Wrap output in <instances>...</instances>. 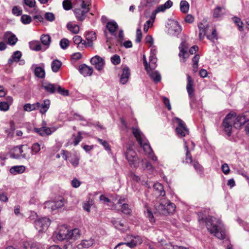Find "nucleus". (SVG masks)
I'll return each instance as SVG.
<instances>
[{"label": "nucleus", "mask_w": 249, "mask_h": 249, "mask_svg": "<svg viewBox=\"0 0 249 249\" xmlns=\"http://www.w3.org/2000/svg\"><path fill=\"white\" fill-rule=\"evenodd\" d=\"M199 222L205 223L208 231L218 239L225 238V228L219 219H199Z\"/></svg>", "instance_id": "obj_1"}, {"label": "nucleus", "mask_w": 249, "mask_h": 249, "mask_svg": "<svg viewBox=\"0 0 249 249\" xmlns=\"http://www.w3.org/2000/svg\"><path fill=\"white\" fill-rule=\"evenodd\" d=\"M188 49V45L185 42H182L179 47V53L178 56L183 62H185L189 57V54L187 52Z\"/></svg>", "instance_id": "obj_12"}, {"label": "nucleus", "mask_w": 249, "mask_h": 249, "mask_svg": "<svg viewBox=\"0 0 249 249\" xmlns=\"http://www.w3.org/2000/svg\"><path fill=\"white\" fill-rule=\"evenodd\" d=\"M3 39L7 41L8 44L11 45H15L18 41V38L11 32H6L3 35Z\"/></svg>", "instance_id": "obj_18"}, {"label": "nucleus", "mask_w": 249, "mask_h": 249, "mask_svg": "<svg viewBox=\"0 0 249 249\" xmlns=\"http://www.w3.org/2000/svg\"><path fill=\"white\" fill-rule=\"evenodd\" d=\"M233 21L237 25L239 30L242 31L243 29V23L241 21V19L237 18L234 17L233 18Z\"/></svg>", "instance_id": "obj_55"}, {"label": "nucleus", "mask_w": 249, "mask_h": 249, "mask_svg": "<svg viewBox=\"0 0 249 249\" xmlns=\"http://www.w3.org/2000/svg\"><path fill=\"white\" fill-rule=\"evenodd\" d=\"M189 4L186 0H181L180 3V9L182 13L186 14L189 10Z\"/></svg>", "instance_id": "obj_41"}, {"label": "nucleus", "mask_w": 249, "mask_h": 249, "mask_svg": "<svg viewBox=\"0 0 249 249\" xmlns=\"http://www.w3.org/2000/svg\"><path fill=\"white\" fill-rule=\"evenodd\" d=\"M5 100L6 101L0 102V110L1 111H7L9 109L10 106L13 103V99L11 96L6 97Z\"/></svg>", "instance_id": "obj_20"}, {"label": "nucleus", "mask_w": 249, "mask_h": 249, "mask_svg": "<svg viewBox=\"0 0 249 249\" xmlns=\"http://www.w3.org/2000/svg\"><path fill=\"white\" fill-rule=\"evenodd\" d=\"M50 223V219H36L34 222L35 226L39 232L47 230Z\"/></svg>", "instance_id": "obj_11"}, {"label": "nucleus", "mask_w": 249, "mask_h": 249, "mask_svg": "<svg viewBox=\"0 0 249 249\" xmlns=\"http://www.w3.org/2000/svg\"><path fill=\"white\" fill-rule=\"evenodd\" d=\"M176 211L175 205L172 203H169L164 210V214L168 213L169 214H173Z\"/></svg>", "instance_id": "obj_40"}, {"label": "nucleus", "mask_w": 249, "mask_h": 249, "mask_svg": "<svg viewBox=\"0 0 249 249\" xmlns=\"http://www.w3.org/2000/svg\"><path fill=\"white\" fill-rule=\"evenodd\" d=\"M70 230L65 225H61L59 227L58 231L54 234V238L59 241L70 240Z\"/></svg>", "instance_id": "obj_6"}, {"label": "nucleus", "mask_w": 249, "mask_h": 249, "mask_svg": "<svg viewBox=\"0 0 249 249\" xmlns=\"http://www.w3.org/2000/svg\"><path fill=\"white\" fill-rule=\"evenodd\" d=\"M46 123H44L41 127L35 128V131L39 135L44 137L51 135L56 130V128L55 127H49L46 126Z\"/></svg>", "instance_id": "obj_10"}, {"label": "nucleus", "mask_w": 249, "mask_h": 249, "mask_svg": "<svg viewBox=\"0 0 249 249\" xmlns=\"http://www.w3.org/2000/svg\"><path fill=\"white\" fill-rule=\"evenodd\" d=\"M70 157V162L72 164L73 166L76 167L79 164V159L77 156L75 155H71Z\"/></svg>", "instance_id": "obj_49"}, {"label": "nucleus", "mask_w": 249, "mask_h": 249, "mask_svg": "<svg viewBox=\"0 0 249 249\" xmlns=\"http://www.w3.org/2000/svg\"><path fill=\"white\" fill-rule=\"evenodd\" d=\"M90 62L97 70L100 71L103 70L105 64L104 59L98 55L92 57L90 59Z\"/></svg>", "instance_id": "obj_16"}, {"label": "nucleus", "mask_w": 249, "mask_h": 249, "mask_svg": "<svg viewBox=\"0 0 249 249\" xmlns=\"http://www.w3.org/2000/svg\"><path fill=\"white\" fill-rule=\"evenodd\" d=\"M78 70L84 76H90L93 73V69L84 64L80 65Z\"/></svg>", "instance_id": "obj_19"}, {"label": "nucleus", "mask_w": 249, "mask_h": 249, "mask_svg": "<svg viewBox=\"0 0 249 249\" xmlns=\"http://www.w3.org/2000/svg\"><path fill=\"white\" fill-rule=\"evenodd\" d=\"M155 16L153 15L151 16V19L147 20L144 25L143 31L145 33H147L149 28H151L153 26Z\"/></svg>", "instance_id": "obj_42"}, {"label": "nucleus", "mask_w": 249, "mask_h": 249, "mask_svg": "<svg viewBox=\"0 0 249 249\" xmlns=\"http://www.w3.org/2000/svg\"><path fill=\"white\" fill-rule=\"evenodd\" d=\"M26 168L23 165L14 166L10 169V172L14 175L22 174L25 171Z\"/></svg>", "instance_id": "obj_27"}, {"label": "nucleus", "mask_w": 249, "mask_h": 249, "mask_svg": "<svg viewBox=\"0 0 249 249\" xmlns=\"http://www.w3.org/2000/svg\"><path fill=\"white\" fill-rule=\"evenodd\" d=\"M40 150V145L37 142L35 143L32 146V151L35 154H36Z\"/></svg>", "instance_id": "obj_62"}, {"label": "nucleus", "mask_w": 249, "mask_h": 249, "mask_svg": "<svg viewBox=\"0 0 249 249\" xmlns=\"http://www.w3.org/2000/svg\"><path fill=\"white\" fill-rule=\"evenodd\" d=\"M194 17L190 14L187 15L184 18L185 22L187 23H192L194 22Z\"/></svg>", "instance_id": "obj_64"}, {"label": "nucleus", "mask_w": 249, "mask_h": 249, "mask_svg": "<svg viewBox=\"0 0 249 249\" xmlns=\"http://www.w3.org/2000/svg\"><path fill=\"white\" fill-rule=\"evenodd\" d=\"M66 200L62 196L56 197L54 201H48L44 203L45 209H50L51 212H53L64 206Z\"/></svg>", "instance_id": "obj_3"}, {"label": "nucleus", "mask_w": 249, "mask_h": 249, "mask_svg": "<svg viewBox=\"0 0 249 249\" xmlns=\"http://www.w3.org/2000/svg\"><path fill=\"white\" fill-rule=\"evenodd\" d=\"M145 43L148 48L151 47L153 44V38L151 36L147 35L144 39Z\"/></svg>", "instance_id": "obj_53"}, {"label": "nucleus", "mask_w": 249, "mask_h": 249, "mask_svg": "<svg viewBox=\"0 0 249 249\" xmlns=\"http://www.w3.org/2000/svg\"><path fill=\"white\" fill-rule=\"evenodd\" d=\"M129 75V69L127 67H124L123 69V72L120 78L121 83L123 84H125L128 81Z\"/></svg>", "instance_id": "obj_26"}, {"label": "nucleus", "mask_w": 249, "mask_h": 249, "mask_svg": "<svg viewBox=\"0 0 249 249\" xmlns=\"http://www.w3.org/2000/svg\"><path fill=\"white\" fill-rule=\"evenodd\" d=\"M0 201L3 202H7L8 201L7 193L0 191Z\"/></svg>", "instance_id": "obj_59"}, {"label": "nucleus", "mask_w": 249, "mask_h": 249, "mask_svg": "<svg viewBox=\"0 0 249 249\" xmlns=\"http://www.w3.org/2000/svg\"><path fill=\"white\" fill-rule=\"evenodd\" d=\"M199 28V38L200 40H202L205 36H207L208 33L207 31V28L202 23H199L198 24Z\"/></svg>", "instance_id": "obj_30"}, {"label": "nucleus", "mask_w": 249, "mask_h": 249, "mask_svg": "<svg viewBox=\"0 0 249 249\" xmlns=\"http://www.w3.org/2000/svg\"><path fill=\"white\" fill-rule=\"evenodd\" d=\"M125 156L130 165L137 166L139 159L136 152L131 147L127 148L125 152Z\"/></svg>", "instance_id": "obj_7"}, {"label": "nucleus", "mask_w": 249, "mask_h": 249, "mask_svg": "<svg viewBox=\"0 0 249 249\" xmlns=\"http://www.w3.org/2000/svg\"><path fill=\"white\" fill-rule=\"evenodd\" d=\"M153 188L157 192V194L159 195L163 196L165 195L163 186L159 182L155 183L153 186Z\"/></svg>", "instance_id": "obj_36"}, {"label": "nucleus", "mask_w": 249, "mask_h": 249, "mask_svg": "<svg viewBox=\"0 0 249 249\" xmlns=\"http://www.w3.org/2000/svg\"><path fill=\"white\" fill-rule=\"evenodd\" d=\"M20 145L15 146L10 150V153L13 158H18L20 157Z\"/></svg>", "instance_id": "obj_39"}, {"label": "nucleus", "mask_w": 249, "mask_h": 249, "mask_svg": "<svg viewBox=\"0 0 249 249\" xmlns=\"http://www.w3.org/2000/svg\"><path fill=\"white\" fill-rule=\"evenodd\" d=\"M112 223L117 230L124 231L128 229V226L125 219H114Z\"/></svg>", "instance_id": "obj_14"}, {"label": "nucleus", "mask_w": 249, "mask_h": 249, "mask_svg": "<svg viewBox=\"0 0 249 249\" xmlns=\"http://www.w3.org/2000/svg\"><path fill=\"white\" fill-rule=\"evenodd\" d=\"M67 29L73 34H78L80 32V27L78 25L72 22H69L67 24Z\"/></svg>", "instance_id": "obj_25"}, {"label": "nucleus", "mask_w": 249, "mask_h": 249, "mask_svg": "<svg viewBox=\"0 0 249 249\" xmlns=\"http://www.w3.org/2000/svg\"><path fill=\"white\" fill-rule=\"evenodd\" d=\"M24 248L25 249H39L36 244L34 243H25Z\"/></svg>", "instance_id": "obj_56"}, {"label": "nucleus", "mask_w": 249, "mask_h": 249, "mask_svg": "<svg viewBox=\"0 0 249 249\" xmlns=\"http://www.w3.org/2000/svg\"><path fill=\"white\" fill-rule=\"evenodd\" d=\"M57 85L51 84L50 83H43L42 87L45 90L50 93H53L56 91Z\"/></svg>", "instance_id": "obj_28"}, {"label": "nucleus", "mask_w": 249, "mask_h": 249, "mask_svg": "<svg viewBox=\"0 0 249 249\" xmlns=\"http://www.w3.org/2000/svg\"><path fill=\"white\" fill-rule=\"evenodd\" d=\"M91 7V0H79L76 4L74 5L72 11L77 20L83 21Z\"/></svg>", "instance_id": "obj_2"}, {"label": "nucleus", "mask_w": 249, "mask_h": 249, "mask_svg": "<svg viewBox=\"0 0 249 249\" xmlns=\"http://www.w3.org/2000/svg\"><path fill=\"white\" fill-rule=\"evenodd\" d=\"M207 37L208 39L212 40L213 41H214V40L215 39L216 40L217 39V34H216V32L215 29H212V34L209 35L208 34Z\"/></svg>", "instance_id": "obj_60"}, {"label": "nucleus", "mask_w": 249, "mask_h": 249, "mask_svg": "<svg viewBox=\"0 0 249 249\" xmlns=\"http://www.w3.org/2000/svg\"><path fill=\"white\" fill-rule=\"evenodd\" d=\"M35 75L39 78H44L45 76V71L43 67H36L34 71Z\"/></svg>", "instance_id": "obj_31"}, {"label": "nucleus", "mask_w": 249, "mask_h": 249, "mask_svg": "<svg viewBox=\"0 0 249 249\" xmlns=\"http://www.w3.org/2000/svg\"><path fill=\"white\" fill-rule=\"evenodd\" d=\"M178 126L176 127V132L179 137H183L189 134V130L186 127L185 123L180 119L176 118L174 119Z\"/></svg>", "instance_id": "obj_9"}, {"label": "nucleus", "mask_w": 249, "mask_h": 249, "mask_svg": "<svg viewBox=\"0 0 249 249\" xmlns=\"http://www.w3.org/2000/svg\"><path fill=\"white\" fill-rule=\"evenodd\" d=\"M63 7L65 10H69L71 8L73 9V7L72 6L71 1L70 0H64L63 1Z\"/></svg>", "instance_id": "obj_54"}, {"label": "nucleus", "mask_w": 249, "mask_h": 249, "mask_svg": "<svg viewBox=\"0 0 249 249\" xmlns=\"http://www.w3.org/2000/svg\"><path fill=\"white\" fill-rule=\"evenodd\" d=\"M50 101L48 99H46L43 101V103L41 105L40 104L39 112L41 114H44L46 112L47 110L50 107Z\"/></svg>", "instance_id": "obj_33"}, {"label": "nucleus", "mask_w": 249, "mask_h": 249, "mask_svg": "<svg viewBox=\"0 0 249 249\" xmlns=\"http://www.w3.org/2000/svg\"><path fill=\"white\" fill-rule=\"evenodd\" d=\"M94 243V239L90 238L88 240H83L81 243L77 246L78 249H87L91 247Z\"/></svg>", "instance_id": "obj_23"}, {"label": "nucleus", "mask_w": 249, "mask_h": 249, "mask_svg": "<svg viewBox=\"0 0 249 249\" xmlns=\"http://www.w3.org/2000/svg\"><path fill=\"white\" fill-rule=\"evenodd\" d=\"M25 5L30 8H33L36 6L35 0H24Z\"/></svg>", "instance_id": "obj_63"}, {"label": "nucleus", "mask_w": 249, "mask_h": 249, "mask_svg": "<svg viewBox=\"0 0 249 249\" xmlns=\"http://www.w3.org/2000/svg\"><path fill=\"white\" fill-rule=\"evenodd\" d=\"M30 48L33 50L36 51H40L41 50V46L39 42L38 41H33L30 44Z\"/></svg>", "instance_id": "obj_48"}, {"label": "nucleus", "mask_w": 249, "mask_h": 249, "mask_svg": "<svg viewBox=\"0 0 249 249\" xmlns=\"http://www.w3.org/2000/svg\"><path fill=\"white\" fill-rule=\"evenodd\" d=\"M93 200L92 199L89 198L87 202L84 203L83 208L88 212H89V208L93 205Z\"/></svg>", "instance_id": "obj_52"}, {"label": "nucleus", "mask_w": 249, "mask_h": 249, "mask_svg": "<svg viewBox=\"0 0 249 249\" xmlns=\"http://www.w3.org/2000/svg\"><path fill=\"white\" fill-rule=\"evenodd\" d=\"M96 39V33L93 31L88 32L86 36V40L83 44L86 47H91L93 46V42Z\"/></svg>", "instance_id": "obj_17"}, {"label": "nucleus", "mask_w": 249, "mask_h": 249, "mask_svg": "<svg viewBox=\"0 0 249 249\" xmlns=\"http://www.w3.org/2000/svg\"><path fill=\"white\" fill-rule=\"evenodd\" d=\"M134 239L131 240V241L127 242H121L117 244L114 248V249H116L119 246L123 245H126L127 247L130 248H133L138 245H140L142 243V238L139 236H133Z\"/></svg>", "instance_id": "obj_15"}, {"label": "nucleus", "mask_w": 249, "mask_h": 249, "mask_svg": "<svg viewBox=\"0 0 249 249\" xmlns=\"http://www.w3.org/2000/svg\"><path fill=\"white\" fill-rule=\"evenodd\" d=\"M132 132L139 143H142L144 140L146 139L140 130L137 128L132 127Z\"/></svg>", "instance_id": "obj_21"}, {"label": "nucleus", "mask_w": 249, "mask_h": 249, "mask_svg": "<svg viewBox=\"0 0 249 249\" xmlns=\"http://www.w3.org/2000/svg\"><path fill=\"white\" fill-rule=\"evenodd\" d=\"M73 143L74 145H77L82 139V134L80 132H78L77 135H73Z\"/></svg>", "instance_id": "obj_47"}, {"label": "nucleus", "mask_w": 249, "mask_h": 249, "mask_svg": "<svg viewBox=\"0 0 249 249\" xmlns=\"http://www.w3.org/2000/svg\"><path fill=\"white\" fill-rule=\"evenodd\" d=\"M186 88L190 96H193L195 91L194 88V81L189 75H187V84Z\"/></svg>", "instance_id": "obj_24"}, {"label": "nucleus", "mask_w": 249, "mask_h": 249, "mask_svg": "<svg viewBox=\"0 0 249 249\" xmlns=\"http://www.w3.org/2000/svg\"><path fill=\"white\" fill-rule=\"evenodd\" d=\"M139 144L140 145L141 147L143 148L144 151L146 153H150L151 152L152 149L146 139L144 140L142 143H139Z\"/></svg>", "instance_id": "obj_38"}, {"label": "nucleus", "mask_w": 249, "mask_h": 249, "mask_svg": "<svg viewBox=\"0 0 249 249\" xmlns=\"http://www.w3.org/2000/svg\"><path fill=\"white\" fill-rule=\"evenodd\" d=\"M121 211L123 213L126 214L130 215L132 212L131 208H129L128 204L124 203L122 205Z\"/></svg>", "instance_id": "obj_46"}, {"label": "nucleus", "mask_w": 249, "mask_h": 249, "mask_svg": "<svg viewBox=\"0 0 249 249\" xmlns=\"http://www.w3.org/2000/svg\"><path fill=\"white\" fill-rule=\"evenodd\" d=\"M161 245L164 249H175L176 246L173 245L171 242L166 243L165 241H161Z\"/></svg>", "instance_id": "obj_50"}, {"label": "nucleus", "mask_w": 249, "mask_h": 249, "mask_svg": "<svg viewBox=\"0 0 249 249\" xmlns=\"http://www.w3.org/2000/svg\"><path fill=\"white\" fill-rule=\"evenodd\" d=\"M21 20L24 24H29L31 22L32 19L30 16L26 15H22L21 17Z\"/></svg>", "instance_id": "obj_58"}, {"label": "nucleus", "mask_w": 249, "mask_h": 249, "mask_svg": "<svg viewBox=\"0 0 249 249\" xmlns=\"http://www.w3.org/2000/svg\"><path fill=\"white\" fill-rule=\"evenodd\" d=\"M143 59L145 69L150 77L156 82H160V74L157 71H154L155 69H149L145 56H143Z\"/></svg>", "instance_id": "obj_13"}, {"label": "nucleus", "mask_w": 249, "mask_h": 249, "mask_svg": "<svg viewBox=\"0 0 249 249\" xmlns=\"http://www.w3.org/2000/svg\"><path fill=\"white\" fill-rule=\"evenodd\" d=\"M40 40L41 43L44 45L48 47L51 41V37L49 35H42L41 36Z\"/></svg>", "instance_id": "obj_43"}, {"label": "nucleus", "mask_w": 249, "mask_h": 249, "mask_svg": "<svg viewBox=\"0 0 249 249\" xmlns=\"http://www.w3.org/2000/svg\"><path fill=\"white\" fill-rule=\"evenodd\" d=\"M111 61L115 65H118L121 62L120 57L117 54H115L111 57Z\"/></svg>", "instance_id": "obj_57"}, {"label": "nucleus", "mask_w": 249, "mask_h": 249, "mask_svg": "<svg viewBox=\"0 0 249 249\" xmlns=\"http://www.w3.org/2000/svg\"><path fill=\"white\" fill-rule=\"evenodd\" d=\"M70 235L71 236L70 240L73 239L74 240H76L79 238L81 236V231L78 228H75L71 230H70Z\"/></svg>", "instance_id": "obj_32"}, {"label": "nucleus", "mask_w": 249, "mask_h": 249, "mask_svg": "<svg viewBox=\"0 0 249 249\" xmlns=\"http://www.w3.org/2000/svg\"><path fill=\"white\" fill-rule=\"evenodd\" d=\"M185 148L186 151V158L185 160H183V162L185 163H192L196 171L199 174H202L203 173V168L202 166L197 161L193 160L192 156L190 153L188 146L186 142H185Z\"/></svg>", "instance_id": "obj_5"}, {"label": "nucleus", "mask_w": 249, "mask_h": 249, "mask_svg": "<svg viewBox=\"0 0 249 249\" xmlns=\"http://www.w3.org/2000/svg\"><path fill=\"white\" fill-rule=\"evenodd\" d=\"M234 114L229 113L226 116L222 123L224 130L229 136L231 135L232 130L231 124H233V122L232 120L234 119Z\"/></svg>", "instance_id": "obj_8"}, {"label": "nucleus", "mask_w": 249, "mask_h": 249, "mask_svg": "<svg viewBox=\"0 0 249 249\" xmlns=\"http://www.w3.org/2000/svg\"><path fill=\"white\" fill-rule=\"evenodd\" d=\"M230 113L234 114V119L232 120L233 122V126L236 128H240L245 123L249 121V111H246L238 116L234 112H231Z\"/></svg>", "instance_id": "obj_4"}, {"label": "nucleus", "mask_w": 249, "mask_h": 249, "mask_svg": "<svg viewBox=\"0 0 249 249\" xmlns=\"http://www.w3.org/2000/svg\"><path fill=\"white\" fill-rule=\"evenodd\" d=\"M106 28L110 34L114 35L118 29V25L115 21H111L107 23Z\"/></svg>", "instance_id": "obj_22"}, {"label": "nucleus", "mask_w": 249, "mask_h": 249, "mask_svg": "<svg viewBox=\"0 0 249 249\" xmlns=\"http://www.w3.org/2000/svg\"><path fill=\"white\" fill-rule=\"evenodd\" d=\"M200 58V56L198 54H196L192 59V71L194 73H196L198 70V63Z\"/></svg>", "instance_id": "obj_35"}, {"label": "nucleus", "mask_w": 249, "mask_h": 249, "mask_svg": "<svg viewBox=\"0 0 249 249\" xmlns=\"http://www.w3.org/2000/svg\"><path fill=\"white\" fill-rule=\"evenodd\" d=\"M56 91H57L61 95L64 96H68L69 94V91L68 89H66L65 88H63L59 85H57L56 88Z\"/></svg>", "instance_id": "obj_45"}, {"label": "nucleus", "mask_w": 249, "mask_h": 249, "mask_svg": "<svg viewBox=\"0 0 249 249\" xmlns=\"http://www.w3.org/2000/svg\"><path fill=\"white\" fill-rule=\"evenodd\" d=\"M62 64V62L60 61L57 59L54 60L51 64L52 71L54 72H58L61 69Z\"/></svg>", "instance_id": "obj_34"}, {"label": "nucleus", "mask_w": 249, "mask_h": 249, "mask_svg": "<svg viewBox=\"0 0 249 249\" xmlns=\"http://www.w3.org/2000/svg\"><path fill=\"white\" fill-rule=\"evenodd\" d=\"M20 157L24 158H28L29 157V154H27V152H28L29 148L27 146H24L23 145H20Z\"/></svg>", "instance_id": "obj_44"}, {"label": "nucleus", "mask_w": 249, "mask_h": 249, "mask_svg": "<svg viewBox=\"0 0 249 249\" xmlns=\"http://www.w3.org/2000/svg\"><path fill=\"white\" fill-rule=\"evenodd\" d=\"M149 60V63L148 65L149 69H155L157 67V58L154 53H152V55L150 56Z\"/></svg>", "instance_id": "obj_37"}, {"label": "nucleus", "mask_w": 249, "mask_h": 249, "mask_svg": "<svg viewBox=\"0 0 249 249\" xmlns=\"http://www.w3.org/2000/svg\"><path fill=\"white\" fill-rule=\"evenodd\" d=\"M70 41L68 39L66 38H62L60 41V45L61 47L63 49H65L68 47L70 45Z\"/></svg>", "instance_id": "obj_51"}, {"label": "nucleus", "mask_w": 249, "mask_h": 249, "mask_svg": "<svg viewBox=\"0 0 249 249\" xmlns=\"http://www.w3.org/2000/svg\"><path fill=\"white\" fill-rule=\"evenodd\" d=\"M40 103L37 102L35 104H31L27 103L23 106V109L25 111H32L39 109Z\"/></svg>", "instance_id": "obj_29"}, {"label": "nucleus", "mask_w": 249, "mask_h": 249, "mask_svg": "<svg viewBox=\"0 0 249 249\" xmlns=\"http://www.w3.org/2000/svg\"><path fill=\"white\" fill-rule=\"evenodd\" d=\"M222 8L219 6L216 7L214 10L213 12V16L214 18H218L221 16V10Z\"/></svg>", "instance_id": "obj_61"}]
</instances>
